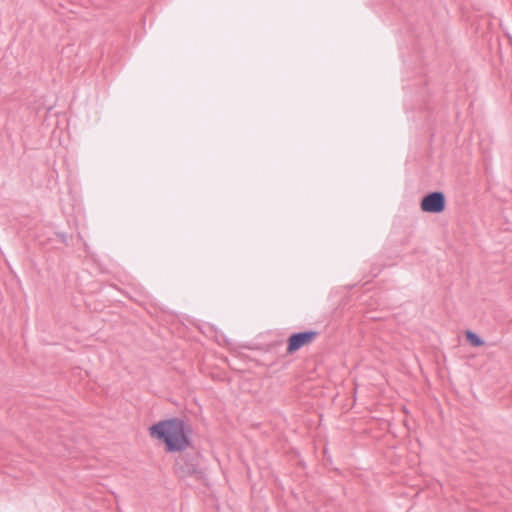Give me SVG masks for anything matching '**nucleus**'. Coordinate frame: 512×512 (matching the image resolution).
Returning <instances> with one entry per match:
<instances>
[{"instance_id":"obj_1","label":"nucleus","mask_w":512,"mask_h":512,"mask_svg":"<svg viewBox=\"0 0 512 512\" xmlns=\"http://www.w3.org/2000/svg\"><path fill=\"white\" fill-rule=\"evenodd\" d=\"M152 438L165 444L167 452H182L191 445V427L182 418L172 417L153 424L149 428Z\"/></svg>"},{"instance_id":"obj_2","label":"nucleus","mask_w":512,"mask_h":512,"mask_svg":"<svg viewBox=\"0 0 512 512\" xmlns=\"http://www.w3.org/2000/svg\"><path fill=\"white\" fill-rule=\"evenodd\" d=\"M420 206L423 212L433 214L441 213L446 207L445 195L441 191L430 192L422 198Z\"/></svg>"},{"instance_id":"obj_3","label":"nucleus","mask_w":512,"mask_h":512,"mask_svg":"<svg viewBox=\"0 0 512 512\" xmlns=\"http://www.w3.org/2000/svg\"><path fill=\"white\" fill-rule=\"evenodd\" d=\"M175 472L180 477H187L198 472L197 458L187 454L180 455L175 460Z\"/></svg>"},{"instance_id":"obj_4","label":"nucleus","mask_w":512,"mask_h":512,"mask_svg":"<svg viewBox=\"0 0 512 512\" xmlns=\"http://www.w3.org/2000/svg\"><path fill=\"white\" fill-rule=\"evenodd\" d=\"M318 332L314 330H307L302 332L293 333L288 339L287 351L293 353L298 351L304 345L312 342L317 336Z\"/></svg>"},{"instance_id":"obj_5","label":"nucleus","mask_w":512,"mask_h":512,"mask_svg":"<svg viewBox=\"0 0 512 512\" xmlns=\"http://www.w3.org/2000/svg\"><path fill=\"white\" fill-rule=\"evenodd\" d=\"M466 340L472 345L473 347H480L484 345V340L475 332L471 330H467L465 333Z\"/></svg>"},{"instance_id":"obj_6","label":"nucleus","mask_w":512,"mask_h":512,"mask_svg":"<svg viewBox=\"0 0 512 512\" xmlns=\"http://www.w3.org/2000/svg\"><path fill=\"white\" fill-rule=\"evenodd\" d=\"M60 236H61L62 240L65 242V241H66V236H65V234H60Z\"/></svg>"}]
</instances>
